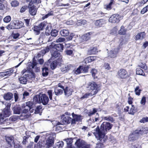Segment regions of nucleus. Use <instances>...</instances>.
Listing matches in <instances>:
<instances>
[{"label": "nucleus", "mask_w": 148, "mask_h": 148, "mask_svg": "<svg viewBox=\"0 0 148 148\" xmlns=\"http://www.w3.org/2000/svg\"><path fill=\"white\" fill-rule=\"evenodd\" d=\"M69 34V31L67 29H63L61 30L60 34L63 36H68Z\"/></svg>", "instance_id": "nucleus-27"}, {"label": "nucleus", "mask_w": 148, "mask_h": 148, "mask_svg": "<svg viewBox=\"0 0 148 148\" xmlns=\"http://www.w3.org/2000/svg\"><path fill=\"white\" fill-rule=\"evenodd\" d=\"M11 114L9 108H5L0 114V124L5 123L8 120L6 118L8 117Z\"/></svg>", "instance_id": "nucleus-6"}, {"label": "nucleus", "mask_w": 148, "mask_h": 148, "mask_svg": "<svg viewBox=\"0 0 148 148\" xmlns=\"http://www.w3.org/2000/svg\"><path fill=\"white\" fill-rule=\"evenodd\" d=\"M137 67H139L140 68L145 70H146L147 69V67L146 66V64L144 63H141L138 65Z\"/></svg>", "instance_id": "nucleus-48"}, {"label": "nucleus", "mask_w": 148, "mask_h": 148, "mask_svg": "<svg viewBox=\"0 0 148 148\" xmlns=\"http://www.w3.org/2000/svg\"><path fill=\"white\" fill-rule=\"evenodd\" d=\"M93 59V57H91V56L86 58L84 60V62L86 64L88 63L92 62V60Z\"/></svg>", "instance_id": "nucleus-51"}, {"label": "nucleus", "mask_w": 148, "mask_h": 148, "mask_svg": "<svg viewBox=\"0 0 148 148\" xmlns=\"http://www.w3.org/2000/svg\"><path fill=\"white\" fill-rule=\"evenodd\" d=\"M98 52L96 47H91L88 51V53L89 55L95 54Z\"/></svg>", "instance_id": "nucleus-21"}, {"label": "nucleus", "mask_w": 148, "mask_h": 148, "mask_svg": "<svg viewBox=\"0 0 148 148\" xmlns=\"http://www.w3.org/2000/svg\"><path fill=\"white\" fill-rule=\"evenodd\" d=\"M48 69L46 67L42 69V75L44 77H46L48 74Z\"/></svg>", "instance_id": "nucleus-35"}, {"label": "nucleus", "mask_w": 148, "mask_h": 148, "mask_svg": "<svg viewBox=\"0 0 148 148\" xmlns=\"http://www.w3.org/2000/svg\"><path fill=\"white\" fill-rule=\"evenodd\" d=\"M75 36V34L73 33H71L70 35L66 38V39L68 40H71L73 37Z\"/></svg>", "instance_id": "nucleus-64"}, {"label": "nucleus", "mask_w": 148, "mask_h": 148, "mask_svg": "<svg viewBox=\"0 0 148 148\" xmlns=\"http://www.w3.org/2000/svg\"><path fill=\"white\" fill-rule=\"evenodd\" d=\"M119 47H117L110 51L108 53V56L111 58H114L116 57L119 50Z\"/></svg>", "instance_id": "nucleus-12"}, {"label": "nucleus", "mask_w": 148, "mask_h": 148, "mask_svg": "<svg viewBox=\"0 0 148 148\" xmlns=\"http://www.w3.org/2000/svg\"><path fill=\"white\" fill-rule=\"evenodd\" d=\"M62 117L63 118L62 122L65 124L69 123L72 120L71 118L68 116H66L65 115H64Z\"/></svg>", "instance_id": "nucleus-15"}, {"label": "nucleus", "mask_w": 148, "mask_h": 148, "mask_svg": "<svg viewBox=\"0 0 148 148\" xmlns=\"http://www.w3.org/2000/svg\"><path fill=\"white\" fill-rule=\"evenodd\" d=\"M26 1L32 4L33 3H38L40 2V0H26Z\"/></svg>", "instance_id": "nucleus-56"}, {"label": "nucleus", "mask_w": 148, "mask_h": 148, "mask_svg": "<svg viewBox=\"0 0 148 148\" xmlns=\"http://www.w3.org/2000/svg\"><path fill=\"white\" fill-rule=\"evenodd\" d=\"M29 136H25L23 137V140L22 142V143L23 145H25L27 143V139Z\"/></svg>", "instance_id": "nucleus-52"}, {"label": "nucleus", "mask_w": 148, "mask_h": 148, "mask_svg": "<svg viewBox=\"0 0 148 148\" xmlns=\"http://www.w3.org/2000/svg\"><path fill=\"white\" fill-rule=\"evenodd\" d=\"M114 0H110V3L106 6V8L107 10H109L112 9V5L113 4Z\"/></svg>", "instance_id": "nucleus-49"}, {"label": "nucleus", "mask_w": 148, "mask_h": 148, "mask_svg": "<svg viewBox=\"0 0 148 148\" xmlns=\"http://www.w3.org/2000/svg\"><path fill=\"white\" fill-rule=\"evenodd\" d=\"M66 141L67 144L68 145H71V144L73 142V139L71 138H67L65 140Z\"/></svg>", "instance_id": "nucleus-59"}, {"label": "nucleus", "mask_w": 148, "mask_h": 148, "mask_svg": "<svg viewBox=\"0 0 148 148\" xmlns=\"http://www.w3.org/2000/svg\"><path fill=\"white\" fill-rule=\"evenodd\" d=\"M32 102L29 101L22 105L21 108L22 113L19 117L20 119L23 120L29 117V114L28 112L32 108Z\"/></svg>", "instance_id": "nucleus-2"}, {"label": "nucleus", "mask_w": 148, "mask_h": 148, "mask_svg": "<svg viewBox=\"0 0 148 148\" xmlns=\"http://www.w3.org/2000/svg\"><path fill=\"white\" fill-rule=\"evenodd\" d=\"M49 99L45 94L37 95L33 98V101L36 103H42L44 105H46L49 102Z\"/></svg>", "instance_id": "nucleus-3"}, {"label": "nucleus", "mask_w": 148, "mask_h": 148, "mask_svg": "<svg viewBox=\"0 0 148 148\" xmlns=\"http://www.w3.org/2000/svg\"><path fill=\"white\" fill-rule=\"evenodd\" d=\"M112 124L110 123L104 122L101 124L100 129L99 127H97L95 129V132L93 134L97 140H101L105 134L112 129Z\"/></svg>", "instance_id": "nucleus-1"}, {"label": "nucleus", "mask_w": 148, "mask_h": 148, "mask_svg": "<svg viewBox=\"0 0 148 148\" xmlns=\"http://www.w3.org/2000/svg\"><path fill=\"white\" fill-rule=\"evenodd\" d=\"M86 87L88 90H91L90 92L94 95L97 94L101 89L100 86L93 81L87 83L86 85Z\"/></svg>", "instance_id": "nucleus-4"}, {"label": "nucleus", "mask_w": 148, "mask_h": 148, "mask_svg": "<svg viewBox=\"0 0 148 148\" xmlns=\"http://www.w3.org/2000/svg\"><path fill=\"white\" fill-rule=\"evenodd\" d=\"M93 33L91 32L87 33L82 36L83 39L85 40H89L91 36L93 35Z\"/></svg>", "instance_id": "nucleus-24"}, {"label": "nucleus", "mask_w": 148, "mask_h": 148, "mask_svg": "<svg viewBox=\"0 0 148 148\" xmlns=\"http://www.w3.org/2000/svg\"><path fill=\"white\" fill-rule=\"evenodd\" d=\"M72 116L74 119L77 121H80L82 119V116L81 115H77L75 114L74 113L72 114Z\"/></svg>", "instance_id": "nucleus-30"}, {"label": "nucleus", "mask_w": 148, "mask_h": 148, "mask_svg": "<svg viewBox=\"0 0 148 148\" xmlns=\"http://www.w3.org/2000/svg\"><path fill=\"white\" fill-rule=\"evenodd\" d=\"M6 76H10L14 72L13 68H11L8 70V71H5Z\"/></svg>", "instance_id": "nucleus-47"}, {"label": "nucleus", "mask_w": 148, "mask_h": 148, "mask_svg": "<svg viewBox=\"0 0 148 148\" xmlns=\"http://www.w3.org/2000/svg\"><path fill=\"white\" fill-rule=\"evenodd\" d=\"M29 93L27 91H25L23 94V95H21V96L23 97L22 99V100H23L25 99V97L29 96Z\"/></svg>", "instance_id": "nucleus-62"}, {"label": "nucleus", "mask_w": 148, "mask_h": 148, "mask_svg": "<svg viewBox=\"0 0 148 148\" xmlns=\"http://www.w3.org/2000/svg\"><path fill=\"white\" fill-rule=\"evenodd\" d=\"M49 98L51 100L52 99L53 92L51 90H49L47 92Z\"/></svg>", "instance_id": "nucleus-60"}, {"label": "nucleus", "mask_w": 148, "mask_h": 148, "mask_svg": "<svg viewBox=\"0 0 148 148\" xmlns=\"http://www.w3.org/2000/svg\"><path fill=\"white\" fill-rule=\"evenodd\" d=\"M6 28L7 29H8L9 30L11 29H15V28L14 27V25L13 24V22L12 23H11L10 24L8 25L6 27Z\"/></svg>", "instance_id": "nucleus-57"}, {"label": "nucleus", "mask_w": 148, "mask_h": 148, "mask_svg": "<svg viewBox=\"0 0 148 148\" xmlns=\"http://www.w3.org/2000/svg\"><path fill=\"white\" fill-rule=\"evenodd\" d=\"M86 23L87 22L86 20H80L77 21L76 24L78 26H81L86 24Z\"/></svg>", "instance_id": "nucleus-36"}, {"label": "nucleus", "mask_w": 148, "mask_h": 148, "mask_svg": "<svg viewBox=\"0 0 148 148\" xmlns=\"http://www.w3.org/2000/svg\"><path fill=\"white\" fill-rule=\"evenodd\" d=\"M63 46L62 44L59 43L56 44L54 46V48L56 49L54 50H57L59 51H61L63 50Z\"/></svg>", "instance_id": "nucleus-25"}, {"label": "nucleus", "mask_w": 148, "mask_h": 148, "mask_svg": "<svg viewBox=\"0 0 148 148\" xmlns=\"http://www.w3.org/2000/svg\"><path fill=\"white\" fill-rule=\"evenodd\" d=\"M63 145V142L62 141H60L56 143L55 147L53 148H62Z\"/></svg>", "instance_id": "nucleus-39"}, {"label": "nucleus", "mask_w": 148, "mask_h": 148, "mask_svg": "<svg viewBox=\"0 0 148 148\" xmlns=\"http://www.w3.org/2000/svg\"><path fill=\"white\" fill-rule=\"evenodd\" d=\"M72 67L73 66L71 64L66 65L63 66L61 68V70L62 72L65 73L70 70Z\"/></svg>", "instance_id": "nucleus-16"}, {"label": "nucleus", "mask_w": 148, "mask_h": 148, "mask_svg": "<svg viewBox=\"0 0 148 148\" xmlns=\"http://www.w3.org/2000/svg\"><path fill=\"white\" fill-rule=\"evenodd\" d=\"M84 141L80 139H77L75 143V145L78 147L82 148L84 144Z\"/></svg>", "instance_id": "nucleus-20"}, {"label": "nucleus", "mask_w": 148, "mask_h": 148, "mask_svg": "<svg viewBox=\"0 0 148 148\" xmlns=\"http://www.w3.org/2000/svg\"><path fill=\"white\" fill-rule=\"evenodd\" d=\"M145 34L144 32H142L138 33L136 36L135 39L137 40H142L144 38Z\"/></svg>", "instance_id": "nucleus-23"}, {"label": "nucleus", "mask_w": 148, "mask_h": 148, "mask_svg": "<svg viewBox=\"0 0 148 148\" xmlns=\"http://www.w3.org/2000/svg\"><path fill=\"white\" fill-rule=\"evenodd\" d=\"M20 116H11L9 118L10 120L12 121L15 122L18 119H20Z\"/></svg>", "instance_id": "nucleus-41"}, {"label": "nucleus", "mask_w": 148, "mask_h": 148, "mask_svg": "<svg viewBox=\"0 0 148 148\" xmlns=\"http://www.w3.org/2000/svg\"><path fill=\"white\" fill-rule=\"evenodd\" d=\"M10 4L12 7H15L19 5V3L18 1L16 0H14L11 2Z\"/></svg>", "instance_id": "nucleus-38"}, {"label": "nucleus", "mask_w": 148, "mask_h": 148, "mask_svg": "<svg viewBox=\"0 0 148 148\" xmlns=\"http://www.w3.org/2000/svg\"><path fill=\"white\" fill-rule=\"evenodd\" d=\"M46 23L45 22H42L38 26L34 27V31L36 35H38L40 33V30H42L46 26Z\"/></svg>", "instance_id": "nucleus-8"}, {"label": "nucleus", "mask_w": 148, "mask_h": 148, "mask_svg": "<svg viewBox=\"0 0 148 148\" xmlns=\"http://www.w3.org/2000/svg\"><path fill=\"white\" fill-rule=\"evenodd\" d=\"M53 15V13L52 11H51V12H50L48 13L47 14H46V15H45L44 16H43L42 17V19L43 20L47 18L49 16H50Z\"/></svg>", "instance_id": "nucleus-61"}, {"label": "nucleus", "mask_w": 148, "mask_h": 148, "mask_svg": "<svg viewBox=\"0 0 148 148\" xmlns=\"http://www.w3.org/2000/svg\"><path fill=\"white\" fill-rule=\"evenodd\" d=\"M51 34L52 36L56 37L58 35L57 30L55 29L52 30L51 32Z\"/></svg>", "instance_id": "nucleus-46"}, {"label": "nucleus", "mask_w": 148, "mask_h": 148, "mask_svg": "<svg viewBox=\"0 0 148 148\" xmlns=\"http://www.w3.org/2000/svg\"><path fill=\"white\" fill-rule=\"evenodd\" d=\"M29 12L30 14L32 16L35 15L36 13V7L34 5L30 7L29 8Z\"/></svg>", "instance_id": "nucleus-22"}, {"label": "nucleus", "mask_w": 148, "mask_h": 148, "mask_svg": "<svg viewBox=\"0 0 148 148\" xmlns=\"http://www.w3.org/2000/svg\"><path fill=\"white\" fill-rule=\"evenodd\" d=\"M105 23V21L102 20H99L96 21L95 23L96 26L98 27H100L102 26V25Z\"/></svg>", "instance_id": "nucleus-28"}, {"label": "nucleus", "mask_w": 148, "mask_h": 148, "mask_svg": "<svg viewBox=\"0 0 148 148\" xmlns=\"http://www.w3.org/2000/svg\"><path fill=\"white\" fill-rule=\"evenodd\" d=\"M61 62L54 60L50 64V67L52 69H55L58 63H61Z\"/></svg>", "instance_id": "nucleus-29"}, {"label": "nucleus", "mask_w": 148, "mask_h": 148, "mask_svg": "<svg viewBox=\"0 0 148 148\" xmlns=\"http://www.w3.org/2000/svg\"><path fill=\"white\" fill-rule=\"evenodd\" d=\"M124 111L128 112L129 114L134 115L135 112V107L133 105H131L129 106H127L124 109Z\"/></svg>", "instance_id": "nucleus-11"}, {"label": "nucleus", "mask_w": 148, "mask_h": 148, "mask_svg": "<svg viewBox=\"0 0 148 148\" xmlns=\"http://www.w3.org/2000/svg\"><path fill=\"white\" fill-rule=\"evenodd\" d=\"M13 110L14 114H20L22 111L21 108L20 107H16L13 108Z\"/></svg>", "instance_id": "nucleus-31"}, {"label": "nucleus", "mask_w": 148, "mask_h": 148, "mask_svg": "<svg viewBox=\"0 0 148 148\" xmlns=\"http://www.w3.org/2000/svg\"><path fill=\"white\" fill-rule=\"evenodd\" d=\"M117 76L119 78L123 79L126 78L128 75L127 72L125 70L121 69L118 71Z\"/></svg>", "instance_id": "nucleus-10"}, {"label": "nucleus", "mask_w": 148, "mask_h": 148, "mask_svg": "<svg viewBox=\"0 0 148 148\" xmlns=\"http://www.w3.org/2000/svg\"><path fill=\"white\" fill-rule=\"evenodd\" d=\"M64 93L66 95L69 96L72 94L73 90L71 88H69L67 87L64 90Z\"/></svg>", "instance_id": "nucleus-26"}, {"label": "nucleus", "mask_w": 148, "mask_h": 148, "mask_svg": "<svg viewBox=\"0 0 148 148\" xmlns=\"http://www.w3.org/2000/svg\"><path fill=\"white\" fill-rule=\"evenodd\" d=\"M51 57L50 59L51 60L57 59L56 61L61 62L62 60V56L60 55V53L56 50H53V52H51Z\"/></svg>", "instance_id": "nucleus-7"}, {"label": "nucleus", "mask_w": 148, "mask_h": 148, "mask_svg": "<svg viewBox=\"0 0 148 148\" xmlns=\"http://www.w3.org/2000/svg\"><path fill=\"white\" fill-rule=\"evenodd\" d=\"M49 29V27L48 26H47L46 27V31L45 33V34L46 36H48L51 34V32H50Z\"/></svg>", "instance_id": "nucleus-63"}, {"label": "nucleus", "mask_w": 148, "mask_h": 148, "mask_svg": "<svg viewBox=\"0 0 148 148\" xmlns=\"http://www.w3.org/2000/svg\"><path fill=\"white\" fill-rule=\"evenodd\" d=\"M127 30L125 29L124 27L123 26H122L121 27L120 30L119 31V34L121 35L125 34Z\"/></svg>", "instance_id": "nucleus-37"}, {"label": "nucleus", "mask_w": 148, "mask_h": 148, "mask_svg": "<svg viewBox=\"0 0 148 148\" xmlns=\"http://www.w3.org/2000/svg\"><path fill=\"white\" fill-rule=\"evenodd\" d=\"M91 72L92 76L94 78L97 77V71L96 69H93Z\"/></svg>", "instance_id": "nucleus-50"}, {"label": "nucleus", "mask_w": 148, "mask_h": 148, "mask_svg": "<svg viewBox=\"0 0 148 148\" xmlns=\"http://www.w3.org/2000/svg\"><path fill=\"white\" fill-rule=\"evenodd\" d=\"M13 24L14 25L15 29H17L21 28L23 25L24 23L21 21L16 20L14 21Z\"/></svg>", "instance_id": "nucleus-13"}, {"label": "nucleus", "mask_w": 148, "mask_h": 148, "mask_svg": "<svg viewBox=\"0 0 148 148\" xmlns=\"http://www.w3.org/2000/svg\"><path fill=\"white\" fill-rule=\"evenodd\" d=\"M137 133H135V131L130 134L128 137V140L130 141H133L137 138Z\"/></svg>", "instance_id": "nucleus-18"}, {"label": "nucleus", "mask_w": 148, "mask_h": 148, "mask_svg": "<svg viewBox=\"0 0 148 148\" xmlns=\"http://www.w3.org/2000/svg\"><path fill=\"white\" fill-rule=\"evenodd\" d=\"M148 131V128L147 127H142L139 130H136L135 131V133H137L138 134L142 135L147 134Z\"/></svg>", "instance_id": "nucleus-17"}, {"label": "nucleus", "mask_w": 148, "mask_h": 148, "mask_svg": "<svg viewBox=\"0 0 148 148\" xmlns=\"http://www.w3.org/2000/svg\"><path fill=\"white\" fill-rule=\"evenodd\" d=\"M63 90L60 89L59 88L57 87L55 88L54 92L56 95H58L62 93Z\"/></svg>", "instance_id": "nucleus-33"}, {"label": "nucleus", "mask_w": 148, "mask_h": 148, "mask_svg": "<svg viewBox=\"0 0 148 148\" xmlns=\"http://www.w3.org/2000/svg\"><path fill=\"white\" fill-rule=\"evenodd\" d=\"M148 11V5L143 8L141 11L140 13L141 14H143Z\"/></svg>", "instance_id": "nucleus-54"}, {"label": "nucleus", "mask_w": 148, "mask_h": 148, "mask_svg": "<svg viewBox=\"0 0 148 148\" xmlns=\"http://www.w3.org/2000/svg\"><path fill=\"white\" fill-rule=\"evenodd\" d=\"M122 17L119 16V14H114L112 15L109 18V22L112 23H118Z\"/></svg>", "instance_id": "nucleus-9"}, {"label": "nucleus", "mask_w": 148, "mask_h": 148, "mask_svg": "<svg viewBox=\"0 0 148 148\" xmlns=\"http://www.w3.org/2000/svg\"><path fill=\"white\" fill-rule=\"evenodd\" d=\"M51 46L50 45L49 46H47L46 48L42 50L41 51V52L42 54H44L48 52L50 50V49L51 48Z\"/></svg>", "instance_id": "nucleus-44"}, {"label": "nucleus", "mask_w": 148, "mask_h": 148, "mask_svg": "<svg viewBox=\"0 0 148 148\" xmlns=\"http://www.w3.org/2000/svg\"><path fill=\"white\" fill-rule=\"evenodd\" d=\"M11 20V17L10 16H8L3 19V21L5 23H8Z\"/></svg>", "instance_id": "nucleus-53"}, {"label": "nucleus", "mask_w": 148, "mask_h": 148, "mask_svg": "<svg viewBox=\"0 0 148 148\" xmlns=\"http://www.w3.org/2000/svg\"><path fill=\"white\" fill-rule=\"evenodd\" d=\"M13 94L10 92L5 94L3 95L4 99L7 101H10L13 98Z\"/></svg>", "instance_id": "nucleus-19"}, {"label": "nucleus", "mask_w": 148, "mask_h": 148, "mask_svg": "<svg viewBox=\"0 0 148 148\" xmlns=\"http://www.w3.org/2000/svg\"><path fill=\"white\" fill-rule=\"evenodd\" d=\"M81 68H82V66H79L75 71V73L76 74H78L80 73L82 71Z\"/></svg>", "instance_id": "nucleus-58"}, {"label": "nucleus", "mask_w": 148, "mask_h": 148, "mask_svg": "<svg viewBox=\"0 0 148 148\" xmlns=\"http://www.w3.org/2000/svg\"><path fill=\"white\" fill-rule=\"evenodd\" d=\"M14 97L15 102H16L20 101L21 96L20 97H19L17 93L15 92L14 93Z\"/></svg>", "instance_id": "nucleus-45"}, {"label": "nucleus", "mask_w": 148, "mask_h": 148, "mask_svg": "<svg viewBox=\"0 0 148 148\" xmlns=\"http://www.w3.org/2000/svg\"><path fill=\"white\" fill-rule=\"evenodd\" d=\"M5 140L8 144L13 143L14 142V138L12 136L5 137Z\"/></svg>", "instance_id": "nucleus-32"}, {"label": "nucleus", "mask_w": 148, "mask_h": 148, "mask_svg": "<svg viewBox=\"0 0 148 148\" xmlns=\"http://www.w3.org/2000/svg\"><path fill=\"white\" fill-rule=\"evenodd\" d=\"M92 95H94L91 92L89 93H86L82 97H81L80 99H83L85 98H88L89 96H91Z\"/></svg>", "instance_id": "nucleus-42"}, {"label": "nucleus", "mask_w": 148, "mask_h": 148, "mask_svg": "<svg viewBox=\"0 0 148 148\" xmlns=\"http://www.w3.org/2000/svg\"><path fill=\"white\" fill-rule=\"evenodd\" d=\"M136 74L139 75H143V71L140 68L137 67L136 69Z\"/></svg>", "instance_id": "nucleus-43"}, {"label": "nucleus", "mask_w": 148, "mask_h": 148, "mask_svg": "<svg viewBox=\"0 0 148 148\" xmlns=\"http://www.w3.org/2000/svg\"><path fill=\"white\" fill-rule=\"evenodd\" d=\"M46 140L45 142V147L46 148H50L54 144V139L56 138V134L49 132L46 134Z\"/></svg>", "instance_id": "nucleus-5"}, {"label": "nucleus", "mask_w": 148, "mask_h": 148, "mask_svg": "<svg viewBox=\"0 0 148 148\" xmlns=\"http://www.w3.org/2000/svg\"><path fill=\"white\" fill-rule=\"evenodd\" d=\"M28 77L29 75L25 74L23 77L19 78V79L20 83L23 84H26Z\"/></svg>", "instance_id": "nucleus-14"}, {"label": "nucleus", "mask_w": 148, "mask_h": 148, "mask_svg": "<svg viewBox=\"0 0 148 148\" xmlns=\"http://www.w3.org/2000/svg\"><path fill=\"white\" fill-rule=\"evenodd\" d=\"M42 110V106H39L36 107V108L34 110L35 114H38L41 112Z\"/></svg>", "instance_id": "nucleus-40"}, {"label": "nucleus", "mask_w": 148, "mask_h": 148, "mask_svg": "<svg viewBox=\"0 0 148 148\" xmlns=\"http://www.w3.org/2000/svg\"><path fill=\"white\" fill-rule=\"evenodd\" d=\"M97 111V109L95 108H94L92 111H90L88 113V115L89 116H91L94 114Z\"/></svg>", "instance_id": "nucleus-55"}, {"label": "nucleus", "mask_w": 148, "mask_h": 148, "mask_svg": "<svg viewBox=\"0 0 148 148\" xmlns=\"http://www.w3.org/2000/svg\"><path fill=\"white\" fill-rule=\"evenodd\" d=\"M103 120L104 121H109L113 122L114 121L113 118L111 116H103L102 118Z\"/></svg>", "instance_id": "nucleus-34"}]
</instances>
